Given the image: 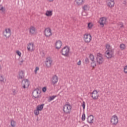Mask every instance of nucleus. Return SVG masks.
I'll use <instances>...</instances> for the list:
<instances>
[{
    "label": "nucleus",
    "instance_id": "f257e3e1",
    "mask_svg": "<svg viewBox=\"0 0 127 127\" xmlns=\"http://www.w3.org/2000/svg\"><path fill=\"white\" fill-rule=\"evenodd\" d=\"M114 49L112 48V47H111L110 45L107 44L106 46L105 53V57L107 59H111V58H113V57H114Z\"/></svg>",
    "mask_w": 127,
    "mask_h": 127
},
{
    "label": "nucleus",
    "instance_id": "f03ea898",
    "mask_svg": "<svg viewBox=\"0 0 127 127\" xmlns=\"http://www.w3.org/2000/svg\"><path fill=\"white\" fill-rule=\"evenodd\" d=\"M61 53L63 56L69 57V55H70V48L67 46H65L62 49Z\"/></svg>",
    "mask_w": 127,
    "mask_h": 127
},
{
    "label": "nucleus",
    "instance_id": "7ed1b4c3",
    "mask_svg": "<svg viewBox=\"0 0 127 127\" xmlns=\"http://www.w3.org/2000/svg\"><path fill=\"white\" fill-rule=\"evenodd\" d=\"M72 110V106L70 104H65L63 107V112L64 115H70Z\"/></svg>",
    "mask_w": 127,
    "mask_h": 127
},
{
    "label": "nucleus",
    "instance_id": "20e7f679",
    "mask_svg": "<svg viewBox=\"0 0 127 127\" xmlns=\"http://www.w3.org/2000/svg\"><path fill=\"white\" fill-rule=\"evenodd\" d=\"M104 61H105V59H104V57L103 56V55L101 54L100 53L97 54V56L96 57V62L97 64L101 65L103 63H104Z\"/></svg>",
    "mask_w": 127,
    "mask_h": 127
},
{
    "label": "nucleus",
    "instance_id": "39448f33",
    "mask_svg": "<svg viewBox=\"0 0 127 127\" xmlns=\"http://www.w3.org/2000/svg\"><path fill=\"white\" fill-rule=\"evenodd\" d=\"M83 40L85 43H90L92 41V35L90 33H85L83 35Z\"/></svg>",
    "mask_w": 127,
    "mask_h": 127
},
{
    "label": "nucleus",
    "instance_id": "423d86ee",
    "mask_svg": "<svg viewBox=\"0 0 127 127\" xmlns=\"http://www.w3.org/2000/svg\"><path fill=\"white\" fill-rule=\"evenodd\" d=\"M110 123L112 126H117L119 123V118L117 115L113 116L110 120Z\"/></svg>",
    "mask_w": 127,
    "mask_h": 127
},
{
    "label": "nucleus",
    "instance_id": "0eeeda50",
    "mask_svg": "<svg viewBox=\"0 0 127 127\" xmlns=\"http://www.w3.org/2000/svg\"><path fill=\"white\" fill-rule=\"evenodd\" d=\"M28 31L30 35L34 36L37 34V29H36V27H35V26H31L28 28Z\"/></svg>",
    "mask_w": 127,
    "mask_h": 127
},
{
    "label": "nucleus",
    "instance_id": "6e6552de",
    "mask_svg": "<svg viewBox=\"0 0 127 127\" xmlns=\"http://www.w3.org/2000/svg\"><path fill=\"white\" fill-rule=\"evenodd\" d=\"M98 23L101 27H104V26L108 24V21H107V18L105 17H102L99 18Z\"/></svg>",
    "mask_w": 127,
    "mask_h": 127
},
{
    "label": "nucleus",
    "instance_id": "1a4fd4ad",
    "mask_svg": "<svg viewBox=\"0 0 127 127\" xmlns=\"http://www.w3.org/2000/svg\"><path fill=\"white\" fill-rule=\"evenodd\" d=\"M3 35L6 38H9L11 35V30L9 28H7L5 29L4 31L3 32Z\"/></svg>",
    "mask_w": 127,
    "mask_h": 127
},
{
    "label": "nucleus",
    "instance_id": "9d476101",
    "mask_svg": "<svg viewBox=\"0 0 127 127\" xmlns=\"http://www.w3.org/2000/svg\"><path fill=\"white\" fill-rule=\"evenodd\" d=\"M99 97L100 95L99 94L98 91L96 90H93L91 93V98L93 99V100H98Z\"/></svg>",
    "mask_w": 127,
    "mask_h": 127
},
{
    "label": "nucleus",
    "instance_id": "9b49d317",
    "mask_svg": "<svg viewBox=\"0 0 127 127\" xmlns=\"http://www.w3.org/2000/svg\"><path fill=\"white\" fill-rule=\"evenodd\" d=\"M44 33L45 36L47 37H50V36L52 35V31L51 30V28L50 27L46 28L45 29Z\"/></svg>",
    "mask_w": 127,
    "mask_h": 127
},
{
    "label": "nucleus",
    "instance_id": "f8f14e48",
    "mask_svg": "<svg viewBox=\"0 0 127 127\" xmlns=\"http://www.w3.org/2000/svg\"><path fill=\"white\" fill-rule=\"evenodd\" d=\"M58 82V77L57 76V75H55L52 77V78L51 80V83L52 85H53L54 87H55V84H57Z\"/></svg>",
    "mask_w": 127,
    "mask_h": 127
},
{
    "label": "nucleus",
    "instance_id": "ddd939ff",
    "mask_svg": "<svg viewBox=\"0 0 127 127\" xmlns=\"http://www.w3.org/2000/svg\"><path fill=\"white\" fill-rule=\"evenodd\" d=\"M82 15L86 16L88 15V13H85V14H84L85 11H88L89 9H90V7L88 5H84L82 6Z\"/></svg>",
    "mask_w": 127,
    "mask_h": 127
},
{
    "label": "nucleus",
    "instance_id": "4468645a",
    "mask_svg": "<svg viewBox=\"0 0 127 127\" xmlns=\"http://www.w3.org/2000/svg\"><path fill=\"white\" fill-rule=\"evenodd\" d=\"M52 60L50 58H47L45 62V64L48 68H50L52 65Z\"/></svg>",
    "mask_w": 127,
    "mask_h": 127
},
{
    "label": "nucleus",
    "instance_id": "2eb2a0df",
    "mask_svg": "<svg viewBox=\"0 0 127 127\" xmlns=\"http://www.w3.org/2000/svg\"><path fill=\"white\" fill-rule=\"evenodd\" d=\"M28 51H33L34 50V43L30 42L27 45Z\"/></svg>",
    "mask_w": 127,
    "mask_h": 127
},
{
    "label": "nucleus",
    "instance_id": "dca6fc26",
    "mask_svg": "<svg viewBox=\"0 0 127 127\" xmlns=\"http://www.w3.org/2000/svg\"><path fill=\"white\" fill-rule=\"evenodd\" d=\"M33 97H34L35 99H39L40 96L39 95V90L38 89H35L32 93Z\"/></svg>",
    "mask_w": 127,
    "mask_h": 127
},
{
    "label": "nucleus",
    "instance_id": "f3484780",
    "mask_svg": "<svg viewBox=\"0 0 127 127\" xmlns=\"http://www.w3.org/2000/svg\"><path fill=\"white\" fill-rule=\"evenodd\" d=\"M106 3L109 7H114L115 6V0H107Z\"/></svg>",
    "mask_w": 127,
    "mask_h": 127
},
{
    "label": "nucleus",
    "instance_id": "a211bd4d",
    "mask_svg": "<svg viewBox=\"0 0 127 127\" xmlns=\"http://www.w3.org/2000/svg\"><path fill=\"white\" fill-rule=\"evenodd\" d=\"M24 75L25 73L23 70L19 71L17 75L18 79L20 80H23V79H24Z\"/></svg>",
    "mask_w": 127,
    "mask_h": 127
},
{
    "label": "nucleus",
    "instance_id": "6ab92c4d",
    "mask_svg": "<svg viewBox=\"0 0 127 127\" xmlns=\"http://www.w3.org/2000/svg\"><path fill=\"white\" fill-rule=\"evenodd\" d=\"M45 15L47 17H51L53 15V10H47L45 13Z\"/></svg>",
    "mask_w": 127,
    "mask_h": 127
},
{
    "label": "nucleus",
    "instance_id": "aec40b11",
    "mask_svg": "<svg viewBox=\"0 0 127 127\" xmlns=\"http://www.w3.org/2000/svg\"><path fill=\"white\" fill-rule=\"evenodd\" d=\"M87 123L90 125H93L94 124V116L93 115H90L87 118Z\"/></svg>",
    "mask_w": 127,
    "mask_h": 127
},
{
    "label": "nucleus",
    "instance_id": "412c9836",
    "mask_svg": "<svg viewBox=\"0 0 127 127\" xmlns=\"http://www.w3.org/2000/svg\"><path fill=\"white\" fill-rule=\"evenodd\" d=\"M55 46L56 49H60L61 48V46H62V42L60 40L57 41L56 42Z\"/></svg>",
    "mask_w": 127,
    "mask_h": 127
},
{
    "label": "nucleus",
    "instance_id": "4be33fe9",
    "mask_svg": "<svg viewBox=\"0 0 127 127\" xmlns=\"http://www.w3.org/2000/svg\"><path fill=\"white\" fill-rule=\"evenodd\" d=\"M28 87H29V81H28V79H25L23 88L24 89H26V88H28Z\"/></svg>",
    "mask_w": 127,
    "mask_h": 127
},
{
    "label": "nucleus",
    "instance_id": "5701e85b",
    "mask_svg": "<svg viewBox=\"0 0 127 127\" xmlns=\"http://www.w3.org/2000/svg\"><path fill=\"white\" fill-rule=\"evenodd\" d=\"M75 1L77 5H82L85 3V0H75Z\"/></svg>",
    "mask_w": 127,
    "mask_h": 127
},
{
    "label": "nucleus",
    "instance_id": "b1692460",
    "mask_svg": "<svg viewBox=\"0 0 127 127\" xmlns=\"http://www.w3.org/2000/svg\"><path fill=\"white\" fill-rule=\"evenodd\" d=\"M94 27V23L89 22L87 23V28L89 30L92 29Z\"/></svg>",
    "mask_w": 127,
    "mask_h": 127
},
{
    "label": "nucleus",
    "instance_id": "393cba45",
    "mask_svg": "<svg viewBox=\"0 0 127 127\" xmlns=\"http://www.w3.org/2000/svg\"><path fill=\"white\" fill-rule=\"evenodd\" d=\"M44 104H42L39 105H38L36 107V109H37L40 112H41L43 110V108H44Z\"/></svg>",
    "mask_w": 127,
    "mask_h": 127
},
{
    "label": "nucleus",
    "instance_id": "a878e982",
    "mask_svg": "<svg viewBox=\"0 0 127 127\" xmlns=\"http://www.w3.org/2000/svg\"><path fill=\"white\" fill-rule=\"evenodd\" d=\"M56 97H57V96L56 95H53L52 96H50V97L49 98L48 100V102H51V101H53V100H54V99H55L56 98Z\"/></svg>",
    "mask_w": 127,
    "mask_h": 127
},
{
    "label": "nucleus",
    "instance_id": "bb28decb",
    "mask_svg": "<svg viewBox=\"0 0 127 127\" xmlns=\"http://www.w3.org/2000/svg\"><path fill=\"white\" fill-rule=\"evenodd\" d=\"M10 126L11 127H15L16 126V122L14 120H11Z\"/></svg>",
    "mask_w": 127,
    "mask_h": 127
},
{
    "label": "nucleus",
    "instance_id": "cd10ccee",
    "mask_svg": "<svg viewBox=\"0 0 127 127\" xmlns=\"http://www.w3.org/2000/svg\"><path fill=\"white\" fill-rule=\"evenodd\" d=\"M0 11L2 13H5V8L1 5H0Z\"/></svg>",
    "mask_w": 127,
    "mask_h": 127
},
{
    "label": "nucleus",
    "instance_id": "c85d7f7f",
    "mask_svg": "<svg viewBox=\"0 0 127 127\" xmlns=\"http://www.w3.org/2000/svg\"><path fill=\"white\" fill-rule=\"evenodd\" d=\"M4 80H5L4 76H3L2 74L0 75V82H1L2 83H4Z\"/></svg>",
    "mask_w": 127,
    "mask_h": 127
},
{
    "label": "nucleus",
    "instance_id": "c756f323",
    "mask_svg": "<svg viewBox=\"0 0 127 127\" xmlns=\"http://www.w3.org/2000/svg\"><path fill=\"white\" fill-rule=\"evenodd\" d=\"M39 112L40 111L37 108H36V109L34 111L35 116H38V115L40 114Z\"/></svg>",
    "mask_w": 127,
    "mask_h": 127
},
{
    "label": "nucleus",
    "instance_id": "7c9ffc66",
    "mask_svg": "<svg viewBox=\"0 0 127 127\" xmlns=\"http://www.w3.org/2000/svg\"><path fill=\"white\" fill-rule=\"evenodd\" d=\"M89 59H90L91 61H95V57L93 54H90L89 55Z\"/></svg>",
    "mask_w": 127,
    "mask_h": 127
},
{
    "label": "nucleus",
    "instance_id": "2f4dec72",
    "mask_svg": "<svg viewBox=\"0 0 127 127\" xmlns=\"http://www.w3.org/2000/svg\"><path fill=\"white\" fill-rule=\"evenodd\" d=\"M126 45L124 44H122L120 45V49L121 50H125V49H126Z\"/></svg>",
    "mask_w": 127,
    "mask_h": 127
},
{
    "label": "nucleus",
    "instance_id": "473e14b6",
    "mask_svg": "<svg viewBox=\"0 0 127 127\" xmlns=\"http://www.w3.org/2000/svg\"><path fill=\"white\" fill-rule=\"evenodd\" d=\"M91 66V67H92V68H95V67L97 66V64H96V62H95V61L92 62Z\"/></svg>",
    "mask_w": 127,
    "mask_h": 127
},
{
    "label": "nucleus",
    "instance_id": "72a5a7b5",
    "mask_svg": "<svg viewBox=\"0 0 127 127\" xmlns=\"http://www.w3.org/2000/svg\"><path fill=\"white\" fill-rule=\"evenodd\" d=\"M82 121H84L86 120V115L85 114V113H83L81 117Z\"/></svg>",
    "mask_w": 127,
    "mask_h": 127
},
{
    "label": "nucleus",
    "instance_id": "f704fd0d",
    "mask_svg": "<svg viewBox=\"0 0 127 127\" xmlns=\"http://www.w3.org/2000/svg\"><path fill=\"white\" fill-rule=\"evenodd\" d=\"M82 106L83 107V111H85V109L86 108V102H85L84 101H82Z\"/></svg>",
    "mask_w": 127,
    "mask_h": 127
},
{
    "label": "nucleus",
    "instance_id": "c9c22d12",
    "mask_svg": "<svg viewBox=\"0 0 127 127\" xmlns=\"http://www.w3.org/2000/svg\"><path fill=\"white\" fill-rule=\"evenodd\" d=\"M16 53L18 55L19 57H21V52H20V51L17 50L16 51Z\"/></svg>",
    "mask_w": 127,
    "mask_h": 127
},
{
    "label": "nucleus",
    "instance_id": "e433bc0d",
    "mask_svg": "<svg viewBox=\"0 0 127 127\" xmlns=\"http://www.w3.org/2000/svg\"><path fill=\"white\" fill-rule=\"evenodd\" d=\"M38 71H39V67L37 66V67H36V68H35V70H34L35 74H37Z\"/></svg>",
    "mask_w": 127,
    "mask_h": 127
},
{
    "label": "nucleus",
    "instance_id": "4c0bfd02",
    "mask_svg": "<svg viewBox=\"0 0 127 127\" xmlns=\"http://www.w3.org/2000/svg\"><path fill=\"white\" fill-rule=\"evenodd\" d=\"M118 25L119 26V27H124V24L122 22H119L118 23Z\"/></svg>",
    "mask_w": 127,
    "mask_h": 127
},
{
    "label": "nucleus",
    "instance_id": "58836bf2",
    "mask_svg": "<svg viewBox=\"0 0 127 127\" xmlns=\"http://www.w3.org/2000/svg\"><path fill=\"white\" fill-rule=\"evenodd\" d=\"M124 72L125 74H127V65L124 66Z\"/></svg>",
    "mask_w": 127,
    "mask_h": 127
},
{
    "label": "nucleus",
    "instance_id": "ea45409f",
    "mask_svg": "<svg viewBox=\"0 0 127 127\" xmlns=\"http://www.w3.org/2000/svg\"><path fill=\"white\" fill-rule=\"evenodd\" d=\"M13 94L14 96H15L17 93V92L16 91V90L15 89H12V90Z\"/></svg>",
    "mask_w": 127,
    "mask_h": 127
},
{
    "label": "nucleus",
    "instance_id": "a19ab883",
    "mask_svg": "<svg viewBox=\"0 0 127 127\" xmlns=\"http://www.w3.org/2000/svg\"><path fill=\"white\" fill-rule=\"evenodd\" d=\"M82 64V61L81 60H79L78 62H77V64L78 65V66H80Z\"/></svg>",
    "mask_w": 127,
    "mask_h": 127
},
{
    "label": "nucleus",
    "instance_id": "79ce46f5",
    "mask_svg": "<svg viewBox=\"0 0 127 127\" xmlns=\"http://www.w3.org/2000/svg\"><path fill=\"white\" fill-rule=\"evenodd\" d=\"M47 90V89L46 88V87H43L42 89V91L43 92H44V93H45V92H46Z\"/></svg>",
    "mask_w": 127,
    "mask_h": 127
},
{
    "label": "nucleus",
    "instance_id": "37998d69",
    "mask_svg": "<svg viewBox=\"0 0 127 127\" xmlns=\"http://www.w3.org/2000/svg\"><path fill=\"white\" fill-rule=\"evenodd\" d=\"M123 4H125V5H127V1L126 0L123 1Z\"/></svg>",
    "mask_w": 127,
    "mask_h": 127
},
{
    "label": "nucleus",
    "instance_id": "c03bdc74",
    "mask_svg": "<svg viewBox=\"0 0 127 127\" xmlns=\"http://www.w3.org/2000/svg\"><path fill=\"white\" fill-rule=\"evenodd\" d=\"M2 69V67L1 66V64L0 63V70H1Z\"/></svg>",
    "mask_w": 127,
    "mask_h": 127
},
{
    "label": "nucleus",
    "instance_id": "a18cd8bd",
    "mask_svg": "<svg viewBox=\"0 0 127 127\" xmlns=\"http://www.w3.org/2000/svg\"><path fill=\"white\" fill-rule=\"evenodd\" d=\"M54 0H48V1H49L50 2H52Z\"/></svg>",
    "mask_w": 127,
    "mask_h": 127
},
{
    "label": "nucleus",
    "instance_id": "49530a36",
    "mask_svg": "<svg viewBox=\"0 0 127 127\" xmlns=\"http://www.w3.org/2000/svg\"><path fill=\"white\" fill-rule=\"evenodd\" d=\"M88 61H89V60L88 59V58H86L85 59V62H88Z\"/></svg>",
    "mask_w": 127,
    "mask_h": 127
},
{
    "label": "nucleus",
    "instance_id": "de8ad7c7",
    "mask_svg": "<svg viewBox=\"0 0 127 127\" xmlns=\"http://www.w3.org/2000/svg\"><path fill=\"white\" fill-rule=\"evenodd\" d=\"M20 62L21 63H23L24 61H23V60H22V61H21Z\"/></svg>",
    "mask_w": 127,
    "mask_h": 127
},
{
    "label": "nucleus",
    "instance_id": "09e8293b",
    "mask_svg": "<svg viewBox=\"0 0 127 127\" xmlns=\"http://www.w3.org/2000/svg\"><path fill=\"white\" fill-rule=\"evenodd\" d=\"M86 13H87V12L85 11V12L84 13V14H86Z\"/></svg>",
    "mask_w": 127,
    "mask_h": 127
}]
</instances>
